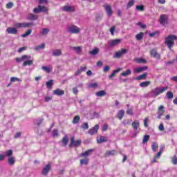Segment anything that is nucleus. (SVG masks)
Listing matches in <instances>:
<instances>
[{"instance_id": "obj_1", "label": "nucleus", "mask_w": 177, "mask_h": 177, "mask_svg": "<svg viewBox=\"0 0 177 177\" xmlns=\"http://www.w3.org/2000/svg\"><path fill=\"white\" fill-rule=\"evenodd\" d=\"M174 41H177V36L174 35H170L165 39V44L170 50L174 48V45H175Z\"/></svg>"}, {"instance_id": "obj_2", "label": "nucleus", "mask_w": 177, "mask_h": 177, "mask_svg": "<svg viewBox=\"0 0 177 177\" xmlns=\"http://www.w3.org/2000/svg\"><path fill=\"white\" fill-rule=\"evenodd\" d=\"M67 30L71 34H80V32H81V29H80V28L75 25H71V26H68L67 28Z\"/></svg>"}, {"instance_id": "obj_3", "label": "nucleus", "mask_w": 177, "mask_h": 177, "mask_svg": "<svg viewBox=\"0 0 177 177\" xmlns=\"http://www.w3.org/2000/svg\"><path fill=\"white\" fill-rule=\"evenodd\" d=\"M81 143H82V140H77L75 141L74 137H71V142L69 144V148L71 149V147H73V146H74L75 147H78L81 146Z\"/></svg>"}, {"instance_id": "obj_4", "label": "nucleus", "mask_w": 177, "mask_h": 177, "mask_svg": "<svg viewBox=\"0 0 177 177\" xmlns=\"http://www.w3.org/2000/svg\"><path fill=\"white\" fill-rule=\"evenodd\" d=\"M165 91H168V86H165V87H162V88H160V87H156L154 89V96L157 97L159 95H161V93H164V92H165Z\"/></svg>"}, {"instance_id": "obj_5", "label": "nucleus", "mask_w": 177, "mask_h": 177, "mask_svg": "<svg viewBox=\"0 0 177 177\" xmlns=\"http://www.w3.org/2000/svg\"><path fill=\"white\" fill-rule=\"evenodd\" d=\"M41 12H43L44 13L48 12V8L45 6H42L41 5H39L37 8H35L33 9V12L34 13H41Z\"/></svg>"}, {"instance_id": "obj_6", "label": "nucleus", "mask_w": 177, "mask_h": 177, "mask_svg": "<svg viewBox=\"0 0 177 177\" xmlns=\"http://www.w3.org/2000/svg\"><path fill=\"white\" fill-rule=\"evenodd\" d=\"M150 56L151 57H153L154 59H157L160 60L161 59V55L157 52V48H153L150 50Z\"/></svg>"}, {"instance_id": "obj_7", "label": "nucleus", "mask_w": 177, "mask_h": 177, "mask_svg": "<svg viewBox=\"0 0 177 177\" xmlns=\"http://www.w3.org/2000/svg\"><path fill=\"white\" fill-rule=\"evenodd\" d=\"M159 22L162 26H165V24H168V16L165 14L161 15L160 16Z\"/></svg>"}, {"instance_id": "obj_8", "label": "nucleus", "mask_w": 177, "mask_h": 177, "mask_svg": "<svg viewBox=\"0 0 177 177\" xmlns=\"http://www.w3.org/2000/svg\"><path fill=\"white\" fill-rule=\"evenodd\" d=\"M31 26H35V24H34V23L32 22L17 24V27H18V28H26L27 27H31Z\"/></svg>"}, {"instance_id": "obj_9", "label": "nucleus", "mask_w": 177, "mask_h": 177, "mask_svg": "<svg viewBox=\"0 0 177 177\" xmlns=\"http://www.w3.org/2000/svg\"><path fill=\"white\" fill-rule=\"evenodd\" d=\"M104 8L107 16L110 17L113 15V8H111V6L109 4L104 5Z\"/></svg>"}, {"instance_id": "obj_10", "label": "nucleus", "mask_w": 177, "mask_h": 177, "mask_svg": "<svg viewBox=\"0 0 177 177\" xmlns=\"http://www.w3.org/2000/svg\"><path fill=\"white\" fill-rule=\"evenodd\" d=\"M127 52H128V50H127L125 48H122L121 50L117 51L115 53L114 57H115L116 59H120L123 55H125V53H127Z\"/></svg>"}, {"instance_id": "obj_11", "label": "nucleus", "mask_w": 177, "mask_h": 177, "mask_svg": "<svg viewBox=\"0 0 177 177\" xmlns=\"http://www.w3.org/2000/svg\"><path fill=\"white\" fill-rule=\"evenodd\" d=\"M162 154V149H160L158 153L153 156V158L151 159V164H156L157 162V160L161 157V155Z\"/></svg>"}, {"instance_id": "obj_12", "label": "nucleus", "mask_w": 177, "mask_h": 177, "mask_svg": "<svg viewBox=\"0 0 177 177\" xmlns=\"http://www.w3.org/2000/svg\"><path fill=\"white\" fill-rule=\"evenodd\" d=\"M99 131V124L95 125L92 129H90L88 131L89 135H95V133H97Z\"/></svg>"}, {"instance_id": "obj_13", "label": "nucleus", "mask_w": 177, "mask_h": 177, "mask_svg": "<svg viewBox=\"0 0 177 177\" xmlns=\"http://www.w3.org/2000/svg\"><path fill=\"white\" fill-rule=\"evenodd\" d=\"M30 59H31V56L24 55L21 57H17L16 62L17 63H21L23 60H29Z\"/></svg>"}, {"instance_id": "obj_14", "label": "nucleus", "mask_w": 177, "mask_h": 177, "mask_svg": "<svg viewBox=\"0 0 177 177\" xmlns=\"http://www.w3.org/2000/svg\"><path fill=\"white\" fill-rule=\"evenodd\" d=\"M119 44H121V39H112L109 42V46H117Z\"/></svg>"}, {"instance_id": "obj_15", "label": "nucleus", "mask_w": 177, "mask_h": 177, "mask_svg": "<svg viewBox=\"0 0 177 177\" xmlns=\"http://www.w3.org/2000/svg\"><path fill=\"white\" fill-rule=\"evenodd\" d=\"M50 165H46L45 167L43 168L42 170V175L46 176L48 175V174L49 173V171H50Z\"/></svg>"}, {"instance_id": "obj_16", "label": "nucleus", "mask_w": 177, "mask_h": 177, "mask_svg": "<svg viewBox=\"0 0 177 177\" xmlns=\"http://www.w3.org/2000/svg\"><path fill=\"white\" fill-rule=\"evenodd\" d=\"M164 113H165L164 106L160 105L158 109V113L159 114L158 118H161V116L162 114H164Z\"/></svg>"}, {"instance_id": "obj_17", "label": "nucleus", "mask_w": 177, "mask_h": 177, "mask_svg": "<svg viewBox=\"0 0 177 177\" xmlns=\"http://www.w3.org/2000/svg\"><path fill=\"white\" fill-rule=\"evenodd\" d=\"M92 151H93V149H90L86 150L85 152L82 153L80 154V157H88V156L91 155V153H92Z\"/></svg>"}, {"instance_id": "obj_18", "label": "nucleus", "mask_w": 177, "mask_h": 177, "mask_svg": "<svg viewBox=\"0 0 177 177\" xmlns=\"http://www.w3.org/2000/svg\"><path fill=\"white\" fill-rule=\"evenodd\" d=\"M62 10L64 12H75V9L74 8V7L72 6H65L62 8Z\"/></svg>"}, {"instance_id": "obj_19", "label": "nucleus", "mask_w": 177, "mask_h": 177, "mask_svg": "<svg viewBox=\"0 0 177 177\" xmlns=\"http://www.w3.org/2000/svg\"><path fill=\"white\" fill-rule=\"evenodd\" d=\"M53 93L57 96H63V95H64V91L63 90H60L59 88H57L53 91Z\"/></svg>"}, {"instance_id": "obj_20", "label": "nucleus", "mask_w": 177, "mask_h": 177, "mask_svg": "<svg viewBox=\"0 0 177 177\" xmlns=\"http://www.w3.org/2000/svg\"><path fill=\"white\" fill-rule=\"evenodd\" d=\"M8 34H17V29L13 27H9L6 29Z\"/></svg>"}, {"instance_id": "obj_21", "label": "nucleus", "mask_w": 177, "mask_h": 177, "mask_svg": "<svg viewBox=\"0 0 177 177\" xmlns=\"http://www.w3.org/2000/svg\"><path fill=\"white\" fill-rule=\"evenodd\" d=\"M146 78H147V73L137 76L135 80L136 81H142V80H146Z\"/></svg>"}, {"instance_id": "obj_22", "label": "nucleus", "mask_w": 177, "mask_h": 177, "mask_svg": "<svg viewBox=\"0 0 177 177\" xmlns=\"http://www.w3.org/2000/svg\"><path fill=\"white\" fill-rule=\"evenodd\" d=\"M106 95H107V93H106L104 90H101L95 93V95L97 97H103V96H106Z\"/></svg>"}, {"instance_id": "obj_23", "label": "nucleus", "mask_w": 177, "mask_h": 177, "mask_svg": "<svg viewBox=\"0 0 177 177\" xmlns=\"http://www.w3.org/2000/svg\"><path fill=\"white\" fill-rule=\"evenodd\" d=\"M124 114L125 112L124 111V110L121 109L118 112L116 117L117 118H118V120H121L122 118H124Z\"/></svg>"}, {"instance_id": "obj_24", "label": "nucleus", "mask_w": 177, "mask_h": 177, "mask_svg": "<svg viewBox=\"0 0 177 177\" xmlns=\"http://www.w3.org/2000/svg\"><path fill=\"white\" fill-rule=\"evenodd\" d=\"M139 125H140V124L138 120H135L131 124V127L133 128L134 131H138V128H139Z\"/></svg>"}, {"instance_id": "obj_25", "label": "nucleus", "mask_w": 177, "mask_h": 177, "mask_svg": "<svg viewBox=\"0 0 177 177\" xmlns=\"http://www.w3.org/2000/svg\"><path fill=\"white\" fill-rule=\"evenodd\" d=\"M115 153H117V151L114 149L111 151H106L104 154V157H109V156H115Z\"/></svg>"}, {"instance_id": "obj_26", "label": "nucleus", "mask_w": 177, "mask_h": 177, "mask_svg": "<svg viewBox=\"0 0 177 177\" xmlns=\"http://www.w3.org/2000/svg\"><path fill=\"white\" fill-rule=\"evenodd\" d=\"M150 84H151V82L145 81V82H142L140 83L139 85L141 88H147V86H149V85H150Z\"/></svg>"}, {"instance_id": "obj_27", "label": "nucleus", "mask_w": 177, "mask_h": 177, "mask_svg": "<svg viewBox=\"0 0 177 177\" xmlns=\"http://www.w3.org/2000/svg\"><path fill=\"white\" fill-rule=\"evenodd\" d=\"M103 142H107V137L105 136H100V138H97V143H103Z\"/></svg>"}, {"instance_id": "obj_28", "label": "nucleus", "mask_w": 177, "mask_h": 177, "mask_svg": "<svg viewBox=\"0 0 177 177\" xmlns=\"http://www.w3.org/2000/svg\"><path fill=\"white\" fill-rule=\"evenodd\" d=\"M88 164H89V158H86L84 159H81L80 160V165H88Z\"/></svg>"}, {"instance_id": "obj_29", "label": "nucleus", "mask_w": 177, "mask_h": 177, "mask_svg": "<svg viewBox=\"0 0 177 177\" xmlns=\"http://www.w3.org/2000/svg\"><path fill=\"white\" fill-rule=\"evenodd\" d=\"M73 50H75L77 55H81V52H82V47L81 46L73 47Z\"/></svg>"}, {"instance_id": "obj_30", "label": "nucleus", "mask_w": 177, "mask_h": 177, "mask_svg": "<svg viewBox=\"0 0 177 177\" xmlns=\"http://www.w3.org/2000/svg\"><path fill=\"white\" fill-rule=\"evenodd\" d=\"M8 162L10 165H15V162H16V160H15V158L12 156H10L8 159Z\"/></svg>"}, {"instance_id": "obj_31", "label": "nucleus", "mask_w": 177, "mask_h": 177, "mask_svg": "<svg viewBox=\"0 0 177 177\" xmlns=\"http://www.w3.org/2000/svg\"><path fill=\"white\" fill-rule=\"evenodd\" d=\"M33 63V60H27L22 64V66H24V67H26V66H32Z\"/></svg>"}, {"instance_id": "obj_32", "label": "nucleus", "mask_w": 177, "mask_h": 177, "mask_svg": "<svg viewBox=\"0 0 177 177\" xmlns=\"http://www.w3.org/2000/svg\"><path fill=\"white\" fill-rule=\"evenodd\" d=\"M62 55V50L56 49L54 51H53V56H61Z\"/></svg>"}, {"instance_id": "obj_33", "label": "nucleus", "mask_w": 177, "mask_h": 177, "mask_svg": "<svg viewBox=\"0 0 177 177\" xmlns=\"http://www.w3.org/2000/svg\"><path fill=\"white\" fill-rule=\"evenodd\" d=\"M31 32H32V30L28 29L26 32L21 35L22 38H26V37H28V35H31Z\"/></svg>"}, {"instance_id": "obj_34", "label": "nucleus", "mask_w": 177, "mask_h": 177, "mask_svg": "<svg viewBox=\"0 0 177 177\" xmlns=\"http://www.w3.org/2000/svg\"><path fill=\"white\" fill-rule=\"evenodd\" d=\"M68 143V137L67 136H65L62 138V145L63 146H67Z\"/></svg>"}, {"instance_id": "obj_35", "label": "nucleus", "mask_w": 177, "mask_h": 177, "mask_svg": "<svg viewBox=\"0 0 177 177\" xmlns=\"http://www.w3.org/2000/svg\"><path fill=\"white\" fill-rule=\"evenodd\" d=\"M143 35H145V34L142 32H140L136 35V39L137 41H140L141 39H143Z\"/></svg>"}, {"instance_id": "obj_36", "label": "nucleus", "mask_w": 177, "mask_h": 177, "mask_svg": "<svg viewBox=\"0 0 177 177\" xmlns=\"http://www.w3.org/2000/svg\"><path fill=\"white\" fill-rule=\"evenodd\" d=\"M80 120H81V118H80L79 115H75L74 118H73V120L72 121V122L73 124H78L80 122Z\"/></svg>"}, {"instance_id": "obj_37", "label": "nucleus", "mask_w": 177, "mask_h": 177, "mask_svg": "<svg viewBox=\"0 0 177 177\" xmlns=\"http://www.w3.org/2000/svg\"><path fill=\"white\" fill-rule=\"evenodd\" d=\"M132 74V72L130 69H127L126 72H123L120 74V75H122L123 77H127V75H131Z\"/></svg>"}, {"instance_id": "obj_38", "label": "nucleus", "mask_w": 177, "mask_h": 177, "mask_svg": "<svg viewBox=\"0 0 177 177\" xmlns=\"http://www.w3.org/2000/svg\"><path fill=\"white\" fill-rule=\"evenodd\" d=\"M151 149L153 151H157V149H158V144L157 142H153L151 145Z\"/></svg>"}, {"instance_id": "obj_39", "label": "nucleus", "mask_w": 177, "mask_h": 177, "mask_svg": "<svg viewBox=\"0 0 177 177\" xmlns=\"http://www.w3.org/2000/svg\"><path fill=\"white\" fill-rule=\"evenodd\" d=\"M99 53V48H95L92 51H89V54L92 55L93 56H96Z\"/></svg>"}, {"instance_id": "obj_40", "label": "nucleus", "mask_w": 177, "mask_h": 177, "mask_svg": "<svg viewBox=\"0 0 177 177\" xmlns=\"http://www.w3.org/2000/svg\"><path fill=\"white\" fill-rule=\"evenodd\" d=\"M28 19L29 20H31L32 21H33L34 20H37V19H38V16L34 14H30L28 17Z\"/></svg>"}, {"instance_id": "obj_41", "label": "nucleus", "mask_w": 177, "mask_h": 177, "mask_svg": "<svg viewBox=\"0 0 177 177\" xmlns=\"http://www.w3.org/2000/svg\"><path fill=\"white\" fill-rule=\"evenodd\" d=\"M150 139V136L149 135H145L144 137H143V139H142V143L145 144V143H147V142H149V140Z\"/></svg>"}, {"instance_id": "obj_42", "label": "nucleus", "mask_w": 177, "mask_h": 177, "mask_svg": "<svg viewBox=\"0 0 177 177\" xmlns=\"http://www.w3.org/2000/svg\"><path fill=\"white\" fill-rule=\"evenodd\" d=\"M133 5H135V0H131L127 3V9H129V8H132Z\"/></svg>"}, {"instance_id": "obj_43", "label": "nucleus", "mask_w": 177, "mask_h": 177, "mask_svg": "<svg viewBox=\"0 0 177 177\" xmlns=\"http://www.w3.org/2000/svg\"><path fill=\"white\" fill-rule=\"evenodd\" d=\"M35 50H39V49H45V43H42L40 46H37L35 48Z\"/></svg>"}, {"instance_id": "obj_44", "label": "nucleus", "mask_w": 177, "mask_h": 177, "mask_svg": "<svg viewBox=\"0 0 177 177\" xmlns=\"http://www.w3.org/2000/svg\"><path fill=\"white\" fill-rule=\"evenodd\" d=\"M41 69L45 71L46 73H50V71H52V70L50 69V68L48 67V66H42Z\"/></svg>"}, {"instance_id": "obj_45", "label": "nucleus", "mask_w": 177, "mask_h": 177, "mask_svg": "<svg viewBox=\"0 0 177 177\" xmlns=\"http://www.w3.org/2000/svg\"><path fill=\"white\" fill-rule=\"evenodd\" d=\"M166 95L168 99L174 98V93L171 91H167Z\"/></svg>"}, {"instance_id": "obj_46", "label": "nucleus", "mask_w": 177, "mask_h": 177, "mask_svg": "<svg viewBox=\"0 0 177 177\" xmlns=\"http://www.w3.org/2000/svg\"><path fill=\"white\" fill-rule=\"evenodd\" d=\"M46 85L47 88H52V86L53 85V80H50L48 82L46 83Z\"/></svg>"}, {"instance_id": "obj_47", "label": "nucleus", "mask_w": 177, "mask_h": 177, "mask_svg": "<svg viewBox=\"0 0 177 177\" xmlns=\"http://www.w3.org/2000/svg\"><path fill=\"white\" fill-rule=\"evenodd\" d=\"M120 69H117L113 71V73L109 75V79L111 80V78H113V77L115 76V74H117V73H119Z\"/></svg>"}, {"instance_id": "obj_48", "label": "nucleus", "mask_w": 177, "mask_h": 177, "mask_svg": "<svg viewBox=\"0 0 177 177\" xmlns=\"http://www.w3.org/2000/svg\"><path fill=\"white\" fill-rule=\"evenodd\" d=\"M171 162H172V164H174V165H177V156H176V155L174 156L171 158Z\"/></svg>"}, {"instance_id": "obj_49", "label": "nucleus", "mask_w": 177, "mask_h": 177, "mask_svg": "<svg viewBox=\"0 0 177 177\" xmlns=\"http://www.w3.org/2000/svg\"><path fill=\"white\" fill-rule=\"evenodd\" d=\"M17 81L19 82H21V80H20L17 77H12L10 78V82H16Z\"/></svg>"}, {"instance_id": "obj_50", "label": "nucleus", "mask_w": 177, "mask_h": 177, "mask_svg": "<svg viewBox=\"0 0 177 177\" xmlns=\"http://www.w3.org/2000/svg\"><path fill=\"white\" fill-rule=\"evenodd\" d=\"M82 129H89V124H88L87 122H84L82 124Z\"/></svg>"}, {"instance_id": "obj_51", "label": "nucleus", "mask_w": 177, "mask_h": 177, "mask_svg": "<svg viewBox=\"0 0 177 177\" xmlns=\"http://www.w3.org/2000/svg\"><path fill=\"white\" fill-rule=\"evenodd\" d=\"M158 129L159 131H160V132H163V131H165V127H164V124L160 123L159 124Z\"/></svg>"}, {"instance_id": "obj_52", "label": "nucleus", "mask_w": 177, "mask_h": 177, "mask_svg": "<svg viewBox=\"0 0 177 177\" xmlns=\"http://www.w3.org/2000/svg\"><path fill=\"white\" fill-rule=\"evenodd\" d=\"M53 138H57L59 136V131L57 129H55L53 131Z\"/></svg>"}, {"instance_id": "obj_53", "label": "nucleus", "mask_w": 177, "mask_h": 177, "mask_svg": "<svg viewBox=\"0 0 177 177\" xmlns=\"http://www.w3.org/2000/svg\"><path fill=\"white\" fill-rule=\"evenodd\" d=\"M137 10H140V12H143L145 10V6L143 5L136 6Z\"/></svg>"}, {"instance_id": "obj_54", "label": "nucleus", "mask_w": 177, "mask_h": 177, "mask_svg": "<svg viewBox=\"0 0 177 177\" xmlns=\"http://www.w3.org/2000/svg\"><path fill=\"white\" fill-rule=\"evenodd\" d=\"M6 8L7 9H12L13 8V3L12 2H9L6 4Z\"/></svg>"}, {"instance_id": "obj_55", "label": "nucleus", "mask_w": 177, "mask_h": 177, "mask_svg": "<svg viewBox=\"0 0 177 177\" xmlns=\"http://www.w3.org/2000/svg\"><path fill=\"white\" fill-rule=\"evenodd\" d=\"M102 17H103V15H100L97 14L95 16V21H100V20H102Z\"/></svg>"}, {"instance_id": "obj_56", "label": "nucleus", "mask_w": 177, "mask_h": 177, "mask_svg": "<svg viewBox=\"0 0 177 177\" xmlns=\"http://www.w3.org/2000/svg\"><path fill=\"white\" fill-rule=\"evenodd\" d=\"M147 122H149V118H145V119L144 120V127L145 128H147L149 127V124H147Z\"/></svg>"}, {"instance_id": "obj_57", "label": "nucleus", "mask_w": 177, "mask_h": 177, "mask_svg": "<svg viewBox=\"0 0 177 177\" xmlns=\"http://www.w3.org/2000/svg\"><path fill=\"white\" fill-rule=\"evenodd\" d=\"M110 71V66L109 65H106L104 67L103 71L104 73H107Z\"/></svg>"}, {"instance_id": "obj_58", "label": "nucleus", "mask_w": 177, "mask_h": 177, "mask_svg": "<svg viewBox=\"0 0 177 177\" xmlns=\"http://www.w3.org/2000/svg\"><path fill=\"white\" fill-rule=\"evenodd\" d=\"M13 155V151H12V149H9L8 151H7L6 152V156L7 157H10V156Z\"/></svg>"}, {"instance_id": "obj_59", "label": "nucleus", "mask_w": 177, "mask_h": 177, "mask_svg": "<svg viewBox=\"0 0 177 177\" xmlns=\"http://www.w3.org/2000/svg\"><path fill=\"white\" fill-rule=\"evenodd\" d=\"M107 129H109V125L107 124H104L102 127V131L104 132L107 131Z\"/></svg>"}, {"instance_id": "obj_60", "label": "nucleus", "mask_w": 177, "mask_h": 177, "mask_svg": "<svg viewBox=\"0 0 177 177\" xmlns=\"http://www.w3.org/2000/svg\"><path fill=\"white\" fill-rule=\"evenodd\" d=\"M48 32H49V29H48V28L42 29V35H46V34H48Z\"/></svg>"}, {"instance_id": "obj_61", "label": "nucleus", "mask_w": 177, "mask_h": 177, "mask_svg": "<svg viewBox=\"0 0 177 177\" xmlns=\"http://www.w3.org/2000/svg\"><path fill=\"white\" fill-rule=\"evenodd\" d=\"M15 139H18V138H21V132H17L15 136H14Z\"/></svg>"}, {"instance_id": "obj_62", "label": "nucleus", "mask_w": 177, "mask_h": 177, "mask_svg": "<svg viewBox=\"0 0 177 177\" xmlns=\"http://www.w3.org/2000/svg\"><path fill=\"white\" fill-rule=\"evenodd\" d=\"M137 63L141 64V63H146V59H142V58H138L137 59Z\"/></svg>"}, {"instance_id": "obj_63", "label": "nucleus", "mask_w": 177, "mask_h": 177, "mask_svg": "<svg viewBox=\"0 0 177 177\" xmlns=\"http://www.w3.org/2000/svg\"><path fill=\"white\" fill-rule=\"evenodd\" d=\"M88 86L89 88H97L98 85H97V83L95 82V83L91 84Z\"/></svg>"}, {"instance_id": "obj_64", "label": "nucleus", "mask_w": 177, "mask_h": 177, "mask_svg": "<svg viewBox=\"0 0 177 177\" xmlns=\"http://www.w3.org/2000/svg\"><path fill=\"white\" fill-rule=\"evenodd\" d=\"M73 92L74 95H78V92H79L78 88L77 87H73Z\"/></svg>"}]
</instances>
